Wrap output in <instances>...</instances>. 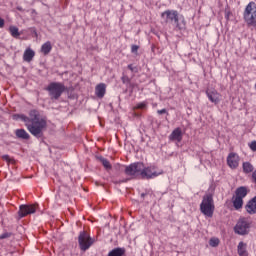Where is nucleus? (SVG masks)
<instances>
[{
    "mask_svg": "<svg viewBox=\"0 0 256 256\" xmlns=\"http://www.w3.org/2000/svg\"><path fill=\"white\" fill-rule=\"evenodd\" d=\"M252 180H253V183H256V170L253 171L252 173Z\"/></svg>",
    "mask_w": 256,
    "mask_h": 256,
    "instance_id": "nucleus-37",
    "label": "nucleus"
},
{
    "mask_svg": "<svg viewBox=\"0 0 256 256\" xmlns=\"http://www.w3.org/2000/svg\"><path fill=\"white\" fill-rule=\"evenodd\" d=\"M22 9L21 8H18V11H21Z\"/></svg>",
    "mask_w": 256,
    "mask_h": 256,
    "instance_id": "nucleus-42",
    "label": "nucleus"
},
{
    "mask_svg": "<svg viewBox=\"0 0 256 256\" xmlns=\"http://www.w3.org/2000/svg\"><path fill=\"white\" fill-rule=\"evenodd\" d=\"M170 141H177L181 143L183 141V132L181 128H175L169 136Z\"/></svg>",
    "mask_w": 256,
    "mask_h": 256,
    "instance_id": "nucleus-12",
    "label": "nucleus"
},
{
    "mask_svg": "<svg viewBox=\"0 0 256 256\" xmlns=\"http://www.w3.org/2000/svg\"><path fill=\"white\" fill-rule=\"evenodd\" d=\"M242 167H243V171H244V173H253V169H255L254 167H253V164H251V162H244L243 164H242Z\"/></svg>",
    "mask_w": 256,
    "mask_h": 256,
    "instance_id": "nucleus-23",
    "label": "nucleus"
},
{
    "mask_svg": "<svg viewBox=\"0 0 256 256\" xmlns=\"http://www.w3.org/2000/svg\"><path fill=\"white\" fill-rule=\"evenodd\" d=\"M145 107H147V104H145L144 102H141L137 104L136 109H145Z\"/></svg>",
    "mask_w": 256,
    "mask_h": 256,
    "instance_id": "nucleus-30",
    "label": "nucleus"
},
{
    "mask_svg": "<svg viewBox=\"0 0 256 256\" xmlns=\"http://www.w3.org/2000/svg\"><path fill=\"white\" fill-rule=\"evenodd\" d=\"M251 151H256V141H252L249 145Z\"/></svg>",
    "mask_w": 256,
    "mask_h": 256,
    "instance_id": "nucleus-31",
    "label": "nucleus"
},
{
    "mask_svg": "<svg viewBox=\"0 0 256 256\" xmlns=\"http://www.w3.org/2000/svg\"><path fill=\"white\" fill-rule=\"evenodd\" d=\"M3 27H5V20L0 18V29H3Z\"/></svg>",
    "mask_w": 256,
    "mask_h": 256,
    "instance_id": "nucleus-33",
    "label": "nucleus"
},
{
    "mask_svg": "<svg viewBox=\"0 0 256 256\" xmlns=\"http://www.w3.org/2000/svg\"><path fill=\"white\" fill-rule=\"evenodd\" d=\"M227 165L230 169H237V167H239V155L235 152H231L227 157Z\"/></svg>",
    "mask_w": 256,
    "mask_h": 256,
    "instance_id": "nucleus-11",
    "label": "nucleus"
},
{
    "mask_svg": "<svg viewBox=\"0 0 256 256\" xmlns=\"http://www.w3.org/2000/svg\"><path fill=\"white\" fill-rule=\"evenodd\" d=\"M60 201H61V194L58 193V194H56V202L60 203Z\"/></svg>",
    "mask_w": 256,
    "mask_h": 256,
    "instance_id": "nucleus-36",
    "label": "nucleus"
},
{
    "mask_svg": "<svg viewBox=\"0 0 256 256\" xmlns=\"http://www.w3.org/2000/svg\"><path fill=\"white\" fill-rule=\"evenodd\" d=\"M68 211H69L70 215H73V212L70 209H68Z\"/></svg>",
    "mask_w": 256,
    "mask_h": 256,
    "instance_id": "nucleus-41",
    "label": "nucleus"
},
{
    "mask_svg": "<svg viewBox=\"0 0 256 256\" xmlns=\"http://www.w3.org/2000/svg\"><path fill=\"white\" fill-rule=\"evenodd\" d=\"M158 115H165L167 113V109H162L157 111Z\"/></svg>",
    "mask_w": 256,
    "mask_h": 256,
    "instance_id": "nucleus-34",
    "label": "nucleus"
},
{
    "mask_svg": "<svg viewBox=\"0 0 256 256\" xmlns=\"http://www.w3.org/2000/svg\"><path fill=\"white\" fill-rule=\"evenodd\" d=\"M235 193H236V197L243 199L244 197H247L249 190L245 186H240L236 189Z\"/></svg>",
    "mask_w": 256,
    "mask_h": 256,
    "instance_id": "nucleus-18",
    "label": "nucleus"
},
{
    "mask_svg": "<svg viewBox=\"0 0 256 256\" xmlns=\"http://www.w3.org/2000/svg\"><path fill=\"white\" fill-rule=\"evenodd\" d=\"M78 243L81 251H87V249L93 245V239L89 237L87 232L82 231L79 234Z\"/></svg>",
    "mask_w": 256,
    "mask_h": 256,
    "instance_id": "nucleus-8",
    "label": "nucleus"
},
{
    "mask_svg": "<svg viewBox=\"0 0 256 256\" xmlns=\"http://www.w3.org/2000/svg\"><path fill=\"white\" fill-rule=\"evenodd\" d=\"M219 238H211L209 241L210 247H219Z\"/></svg>",
    "mask_w": 256,
    "mask_h": 256,
    "instance_id": "nucleus-26",
    "label": "nucleus"
},
{
    "mask_svg": "<svg viewBox=\"0 0 256 256\" xmlns=\"http://www.w3.org/2000/svg\"><path fill=\"white\" fill-rule=\"evenodd\" d=\"M33 57H35V51L31 48H27L24 51L23 60L26 61V63H31V61H33Z\"/></svg>",
    "mask_w": 256,
    "mask_h": 256,
    "instance_id": "nucleus-17",
    "label": "nucleus"
},
{
    "mask_svg": "<svg viewBox=\"0 0 256 256\" xmlns=\"http://www.w3.org/2000/svg\"><path fill=\"white\" fill-rule=\"evenodd\" d=\"M9 31L14 39H19V37L21 36V33H19V28H17L16 26H10Z\"/></svg>",
    "mask_w": 256,
    "mask_h": 256,
    "instance_id": "nucleus-24",
    "label": "nucleus"
},
{
    "mask_svg": "<svg viewBox=\"0 0 256 256\" xmlns=\"http://www.w3.org/2000/svg\"><path fill=\"white\" fill-rule=\"evenodd\" d=\"M15 135L17 139H23L24 141H28V139H31V136L28 134L27 130L21 128L15 130Z\"/></svg>",
    "mask_w": 256,
    "mask_h": 256,
    "instance_id": "nucleus-16",
    "label": "nucleus"
},
{
    "mask_svg": "<svg viewBox=\"0 0 256 256\" xmlns=\"http://www.w3.org/2000/svg\"><path fill=\"white\" fill-rule=\"evenodd\" d=\"M11 237V233L5 232L2 235H0V239H9Z\"/></svg>",
    "mask_w": 256,
    "mask_h": 256,
    "instance_id": "nucleus-29",
    "label": "nucleus"
},
{
    "mask_svg": "<svg viewBox=\"0 0 256 256\" xmlns=\"http://www.w3.org/2000/svg\"><path fill=\"white\" fill-rule=\"evenodd\" d=\"M128 69H130V71H133V65L132 64L128 65Z\"/></svg>",
    "mask_w": 256,
    "mask_h": 256,
    "instance_id": "nucleus-40",
    "label": "nucleus"
},
{
    "mask_svg": "<svg viewBox=\"0 0 256 256\" xmlns=\"http://www.w3.org/2000/svg\"><path fill=\"white\" fill-rule=\"evenodd\" d=\"M125 255V248H114L109 253L108 256H123Z\"/></svg>",
    "mask_w": 256,
    "mask_h": 256,
    "instance_id": "nucleus-20",
    "label": "nucleus"
},
{
    "mask_svg": "<svg viewBox=\"0 0 256 256\" xmlns=\"http://www.w3.org/2000/svg\"><path fill=\"white\" fill-rule=\"evenodd\" d=\"M137 51H139V46H137V45H132V47H131V52H132V53H137Z\"/></svg>",
    "mask_w": 256,
    "mask_h": 256,
    "instance_id": "nucleus-32",
    "label": "nucleus"
},
{
    "mask_svg": "<svg viewBox=\"0 0 256 256\" xmlns=\"http://www.w3.org/2000/svg\"><path fill=\"white\" fill-rule=\"evenodd\" d=\"M128 85L131 87V89H135V87H137V84L135 83H129Z\"/></svg>",
    "mask_w": 256,
    "mask_h": 256,
    "instance_id": "nucleus-38",
    "label": "nucleus"
},
{
    "mask_svg": "<svg viewBox=\"0 0 256 256\" xmlns=\"http://www.w3.org/2000/svg\"><path fill=\"white\" fill-rule=\"evenodd\" d=\"M159 175H163V170L157 171V166L152 165L145 167L142 172V179H155V177H159Z\"/></svg>",
    "mask_w": 256,
    "mask_h": 256,
    "instance_id": "nucleus-9",
    "label": "nucleus"
},
{
    "mask_svg": "<svg viewBox=\"0 0 256 256\" xmlns=\"http://www.w3.org/2000/svg\"><path fill=\"white\" fill-rule=\"evenodd\" d=\"M12 119H14V121H19V119L23 121L29 133L37 139H41V137H43V131L47 129V120L41 118V114H39L37 110H31L29 116L14 114Z\"/></svg>",
    "mask_w": 256,
    "mask_h": 256,
    "instance_id": "nucleus-1",
    "label": "nucleus"
},
{
    "mask_svg": "<svg viewBox=\"0 0 256 256\" xmlns=\"http://www.w3.org/2000/svg\"><path fill=\"white\" fill-rule=\"evenodd\" d=\"M244 21L249 27H255L256 25V4L255 2H249L243 13Z\"/></svg>",
    "mask_w": 256,
    "mask_h": 256,
    "instance_id": "nucleus-4",
    "label": "nucleus"
},
{
    "mask_svg": "<svg viewBox=\"0 0 256 256\" xmlns=\"http://www.w3.org/2000/svg\"><path fill=\"white\" fill-rule=\"evenodd\" d=\"M145 168V164L142 162H135L132 163L125 168L126 175H129L130 177H137V175H140L142 177L143 170Z\"/></svg>",
    "mask_w": 256,
    "mask_h": 256,
    "instance_id": "nucleus-6",
    "label": "nucleus"
},
{
    "mask_svg": "<svg viewBox=\"0 0 256 256\" xmlns=\"http://www.w3.org/2000/svg\"><path fill=\"white\" fill-rule=\"evenodd\" d=\"M99 161L102 163L103 167H105L107 170L112 169L111 163L107 158H103V156L98 157Z\"/></svg>",
    "mask_w": 256,
    "mask_h": 256,
    "instance_id": "nucleus-25",
    "label": "nucleus"
},
{
    "mask_svg": "<svg viewBox=\"0 0 256 256\" xmlns=\"http://www.w3.org/2000/svg\"><path fill=\"white\" fill-rule=\"evenodd\" d=\"M245 209L249 215H255L256 214V196H254L252 199L248 201V203L245 206Z\"/></svg>",
    "mask_w": 256,
    "mask_h": 256,
    "instance_id": "nucleus-14",
    "label": "nucleus"
},
{
    "mask_svg": "<svg viewBox=\"0 0 256 256\" xmlns=\"http://www.w3.org/2000/svg\"><path fill=\"white\" fill-rule=\"evenodd\" d=\"M229 15H231V11L225 10V18L227 19V21H229Z\"/></svg>",
    "mask_w": 256,
    "mask_h": 256,
    "instance_id": "nucleus-35",
    "label": "nucleus"
},
{
    "mask_svg": "<svg viewBox=\"0 0 256 256\" xmlns=\"http://www.w3.org/2000/svg\"><path fill=\"white\" fill-rule=\"evenodd\" d=\"M251 229V220L248 218H240L234 227L235 233L238 235H248Z\"/></svg>",
    "mask_w": 256,
    "mask_h": 256,
    "instance_id": "nucleus-7",
    "label": "nucleus"
},
{
    "mask_svg": "<svg viewBox=\"0 0 256 256\" xmlns=\"http://www.w3.org/2000/svg\"><path fill=\"white\" fill-rule=\"evenodd\" d=\"M234 209L236 211H239V209H243V198H238L237 196L234 197V200L232 201Z\"/></svg>",
    "mask_w": 256,
    "mask_h": 256,
    "instance_id": "nucleus-21",
    "label": "nucleus"
},
{
    "mask_svg": "<svg viewBox=\"0 0 256 256\" xmlns=\"http://www.w3.org/2000/svg\"><path fill=\"white\" fill-rule=\"evenodd\" d=\"M121 81H122V83H123L124 85H129V83H131V79L128 78L127 75H123V76L121 77Z\"/></svg>",
    "mask_w": 256,
    "mask_h": 256,
    "instance_id": "nucleus-27",
    "label": "nucleus"
},
{
    "mask_svg": "<svg viewBox=\"0 0 256 256\" xmlns=\"http://www.w3.org/2000/svg\"><path fill=\"white\" fill-rule=\"evenodd\" d=\"M46 91H48L50 99L57 101L63 92L65 91V85L59 82H52L46 87Z\"/></svg>",
    "mask_w": 256,
    "mask_h": 256,
    "instance_id": "nucleus-5",
    "label": "nucleus"
},
{
    "mask_svg": "<svg viewBox=\"0 0 256 256\" xmlns=\"http://www.w3.org/2000/svg\"><path fill=\"white\" fill-rule=\"evenodd\" d=\"M146 196H147V193H142V194H141V198H142V199H145Z\"/></svg>",
    "mask_w": 256,
    "mask_h": 256,
    "instance_id": "nucleus-39",
    "label": "nucleus"
},
{
    "mask_svg": "<svg viewBox=\"0 0 256 256\" xmlns=\"http://www.w3.org/2000/svg\"><path fill=\"white\" fill-rule=\"evenodd\" d=\"M106 91H107V85H105V83H100L95 88V95L99 99H103L105 97Z\"/></svg>",
    "mask_w": 256,
    "mask_h": 256,
    "instance_id": "nucleus-15",
    "label": "nucleus"
},
{
    "mask_svg": "<svg viewBox=\"0 0 256 256\" xmlns=\"http://www.w3.org/2000/svg\"><path fill=\"white\" fill-rule=\"evenodd\" d=\"M200 211L202 215H205V217H213V213H215V202L212 194H206L203 196L200 204Z\"/></svg>",
    "mask_w": 256,
    "mask_h": 256,
    "instance_id": "nucleus-3",
    "label": "nucleus"
},
{
    "mask_svg": "<svg viewBox=\"0 0 256 256\" xmlns=\"http://www.w3.org/2000/svg\"><path fill=\"white\" fill-rule=\"evenodd\" d=\"M237 251H238L239 256H248L249 255L247 253V244L244 242H239Z\"/></svg>",
    "mask_w": 256,
    "mask_h": 256,
    "instance_id": "nucleus-19",
    "label": "nucleus"
},
{
    "mask_svg": "<svg viewBox=\"0 0 256 256\" xmlns=\"http://www.w3.org/2000/svg\"><path fill=\"white\" fill-rule=\"evenodd\" d=\"M2 159L4 160V161H7V163H15V160L13 159V158H11V157H9V155H3L2 156Z\"/></svg>",
    "mask_w": 256,
    "mask_h": 256,
    "instance_id": "nucleus-28",
    "label": "nucleus"
},
{
    "mask_svg": "<svg viewBox=\"0 0 256 256\" xmlns=\"http://www.w3.org/2000/svg\"><path fill=\"white\" fill-rule=\"evenodd\" d=\"M37 211V206L35 205H20L18 215L20 219H23V217H27V215H33Z\"/></svg>",
    "mask_w": 256,
    "mask_h": 256,
    "instance_id": "nucleus-10",
    "label": "nucleus"
},
{
    "mask_svg": "<svg viewBox=\"0 0 256 256\" xmlns=\"http://www.w3.org/2000/svg\"><path fill=\"white\" fill-rule=\"evenodd\" d=\"M206 95L209 99V101H211V103H214L215 105H217V103H219V101H221L220 97L221 95L216 91H206Z\"/></svg>",
    "mask_w": 256,
    "mask_h": 256,
    "instance_id": "nucleus-13",
    "label": "nucleus"
},
{
    "mask_svg": "<svg viewBox=\"0 0 256 256\" xmlns=\"http://www.w3.org/2000/svg\"><path fill=\"white\" fill-rule=\"evenodd\" d=\"M161 18L164 19L165 23H174L179 31L185 29V19L179 22V12L177 10H166L161 13Z\"/></svg>",
    "mask_w": 256,
    "mask_h": 256,
    "instance_id": "nucleus-2",
    "label": "nucleus"
},
{
    "mask_svg": "<svg viewBox=\"0 0 256 256\" xmlns=\"http://www.w3.org/2000/svg\"><path fill=\"white\" fill-rule=\"evenodd\" d=\"M51 49H53V46L51 45V42L47 41L42 45L41 52L43 55H49V53H51Z\"/></svg>",
    "mask_w": 256,
    "mask_h": 256,
    "instance_id": "nucleus-22",
    "label": "nucleus"
}]
</instances>
